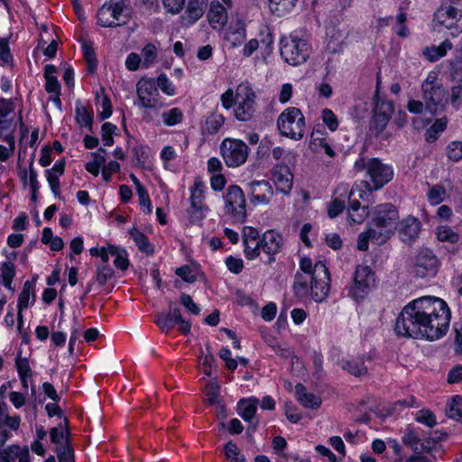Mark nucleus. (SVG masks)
<instances>
[{
  "mask_svg": "<svg viewBox=\"0 0 462 462\" xmlns=\"http://www.w3.org/2000/svg\"><path fill=\"white\" fill-rule=\"evenodd\" d=\"M208 19L210 23H217L224 26L227 23V10L218 1H212L208 13Z\"/></svg>",
  "mask_w": 462,
  "mask_h": 462,
  "instance_id": "obj_35",
  "label": "nucleus"
},
{
  "mask_svg": "<svg viewBox=\"0 0 462 462\" xmlns=\"http://www.w3.org/2000/svg\"><path fill=\"white\" fill-rule=\"evenodd\" d=\"M2 284L8 290H13V281L16 275L15 266L11 261H4L0 264Z\"/></svg>",
  "mask_w": 462,
  "mask_h": 462,
  "instance_id": "obj_43",
  "label": "nucleus"
},
{
  "mask_svg": "<svg viewBox=\"0 0 462 462\" xmlns=\"http://www.w3.org/2000/svg\"><path fill=\"white\" fill-rule=\"evenodd\" d=\"M371 356L367 355H361L352 359L343 361L342 369L348 372L350 374L360 377L367 374V367L365 361H370Z\"/></svg>",
  "mask_w": 462,
  "mask_h": 462,
  "instance_id": "obj_28",
  "label": "nucleus"
},
{
  "mask_svg": "<svg viewBox=\"0 0 462 462\" xmlns=\"http://www.w3.org/2000/svg\"><path fill=\"white\" fill-rule=\"evenodd\" d=\"M223 452L228 462H245V457L233 440H228L223 446Z\"/></svg>",
  "mask_w": 462,
  "mask_h": 462,
  "instance_id": "obj_45",
  "label": "nucleus"
},
{
  "mask_svg": "<svg viewBox=\"0 0 462 462\" xmlns=\"http://www.w3.org/2000/svg\"><path fill=\"white\" fill-rule=\"evenodd\" d=\"M311 46L307 40L291 35L280 41V53L283 60L291 66L300 65L309 59Z\"/></svg>",
  "mask_w": 462,
  "mask_h": 462,
  "instance_id": "obj_8",
  "label": "nucleus"
},
{
  "mask_svg": "<svg viewBox=\"0 0 462 462\" xmlns=\"http://www.w3.org/2000/svg\"><path fill=\"white\" fill-rule=\"evenodd\" d=\"M451 311L448 303L435 296H424L409 302L395 322L398 336L435 341L448 332Z\"/></svg>",
  "mask_w": 462,
  "mask_h": 462,
  "instance_id": "obj_1",
  "label": "nucleus"
},
{
  "mask_svg": "<svg viewBox=\"0 0 462 462\" xmlns=\"http://www.w3.org/2000/svg\"><path fill=\"white\" fill-rule=\"evenodd\" d=\"M225 116L221 114H213L206 120L205 125L209 134H216L225 123Z\"/></svg>",
  "mask_w": 462,
  "mask_h": 462,
  "instance_id": "obj_54",
  "label": "nucleus"
},
{
  "mask_svg": "<svg viewBox=\"0 0 462 462\" xmlns=\"http://www.w3.org/2000/svg\"><path fill=\"white\" fill-rule=\"evenodd\" d=\"M14 57L6 38H0V65L6 66L13 64Z\"/></svg>",
  "mask_w": 462,
  "mask_h": 462,
  "instance_id": "obj_58",
  "label": "nucleus"
},
{
  "mask_svg": "<svg viewBox=\"0 0 462 462\" xmlns=\"http://www.w3.org/2000/svg\"><path fill=\"white\" fill-rule=\"evenodd\" d=\"M370 240L380 245L387 241V236H383L382 232H378L376 229L370 227L366 231L359 234L356 245L357 249L359 251H367Z\"/></svg>",
  "mask_w": 462,
  "mask_h": 462,
  "instance_id": "obj_29",
  "label": "nucleus"
},
{
  "mask_svg": "<svg viewBox=\"0 0 462 462\" xmlns=\"http://www.w3.org/2000/svg\"><path fill=\"white\" fill-rule=\"evenodd\" d=\"M321 119L323 124L330 132H336L338 128L339 122L335 113L329 108H324L321 111Z\"/></svg>",
  "mask_w": 462,
  "mask_h": 462,
  "instance_id": "obj_57",
  "label": "nucleus"
},
{
  "mask_svg": "<svg viewBox=\"0 0 462 462\" xmlns=\"http://www.w3.org/2000/svg\"><path fill=\"white\" fill-rule=\"evenodd\" d=\"M163 124L166 126H174L183 120V113L179 107H172L162 114Z\"/></svg>",
  "mask_w": 462,
  "mask_h": 462,
  "instance_id": "obj_50",
  "label": "nucleus"
},
{
  "mask_svg": "<svg viewBox=\"0 0 462 462\" xmlns=\"http://www.w3.org/2000/svg\"><path fill=\"white\" fill-rule=\"evenodd\" d=\"M376 285V273L368 265L357 264L346 290L356 302H362Z\"/></svg>",
  "mask_w": 462,
  "mask_h": 462,
  "instance_id": "obj_5",
  "label": "nucleus"
},
{
  "mask_svg": "<svg viewBox=\"0 0 462 462\" xmlns=\"http://www.w3.org/2000/svg\"><path fill=\"white\" fill-rule=\"evenodd\" d=\"M295 397L299 403L306 409L318 410L322 404L321 398L313 393H309L301 383L295 385Z\"/></svg>",
  "mask_w": 462,
  "mask_h": 462,
  "instance_id": "obj_24",
  "label": "nucleus"
},
{
  "mask_svg": "<svg viewBox=\"0 0 462 462\" xmlns=\"http://www.w3.org/2000/svg\"><path fill=\"white\" fill-rule=\"evenodd\" d=\"M208 6V0H189L186 7V14L189 23L193 24L204 14Z\"/></svg>",
  "mask_w": 462,
  "mask_h": 462,
  "instance_id": "obj_37",
  "label": "nucleus"
},
{
  "mask_svg": "<svg viewBox=\"0 0 462 462\" xmlns=\"http://www.w3.org/2000/svg\"><path fill=\"white\" fill-rule=\"evenodd\" d=\"M64 427L60 422L57 427H52L50 430V439L56 447H62L63 445H73L71 440V431L69 428V420L68 418L63 420Z\"/></svg>",
  "mask_w": 462,
  "mask_h": 462,
  "instance_id": "obj_25",
  "label": "nucleus"
},
{
  "mask_svg": "<svg viewBox=\"0 0 462 462\" xmlns=\"http://www.w3.org/2000/svg\"><path fill=\"white\" fill-rule=\"evenodd\" d=\"M354 171L356 172L365 171V177L369 180H365L363 183L369 192L383 188L393 179L394 175L393 167L391 164L383 163L377 157L366 159L360 155L354 163Z\"/></svg>",
  "mask_w": 462,
  "mask_h": 462,
  "instance_id": "obj_3",
  "label": "nucleus"
},
{
  "mask_svg": "<svg viewBox=\"0 0 462 462\" xmlns=\"http://www.w3.org/2000/svg\"><path fill=\"white\" fill-rule=\"evenodd\" d=\"M447 416L457 421H462V396L454 395L447 405Z\"/></svg>",
  "mask_w": 462,
  "mask_h": 462,
  "instance_id": "obj_46",
  "label": "nucleus"
},
{
  "mask_svg": "<svg viewBox=\"0 0 462 462\" xmlns=\"http://www.w3.org/2000/svg\"><path fill=\"white\" fill-rule=\"evenodd\" d=\"M100 92L102 97L99 105L102 107V111L98 113V117L101 121H104L112 116L113 105L109 96L105 93L104 88H100Z\"/></svg>",
  "mask_w": 462,
  "mask_h": 462,
  "instance_id": "obj_53",
  "label": "nucleus"
},
{
  "mask_svg": "<svg viewBox=\"0 0 462 462\" xmlns=\"http://www.w3.org/2000/svg\"><path fill=\"white\" fill-rule=\"evenodd\" d=\"M448 126V119L446 116L436 119L433 124L426 130L424 136L425 141L429 143H435Z\"/></svg>",
  "mask_w": 462,
  "mask_h": 462,
  "instance_id": "obj_40",
  "label": "nucleus"
},
{
  "mask_svg": "<svg viewBox=\"0 0 462 462\" xmlns=\"http://www.w3.org/2000/svg\"><path fill=\"white\" fill-rule=\"evenodd\" d=\"M399 223V212L392 203H383L374 207L369 225L376 227L387 240L394 234Z\"/></svg>",
  "mask_w": 462,
  "mask_h": 462,
  "instance_id": "obj_11",
  "label": "nucleus"
},
{
  "mask_svg": "<svg viewBox=\"0 0 462 462\" xmlns=\"http://www.w3.org/2000/svg\"><path fill=\"white\" fill-rule=\"evenodd\" d=\"M117 127L110 122H105L101 125V138L104 146H112L115 143L114 135L116 134Z\"/></svg>",
  "mask_w": 462,
  "mask_h": 462,
  "instance_id": "obj_51",
  "label": "nucleus"
},
{
  "mask_svg": "<svg viewBox=\"0 0 462 462\" xmlns=\"http://www.w3.org/2000/svg\"><path fill=\"white\" fill-rule=\"evenodd\" d=\"M292 292L294 297L300 302L313 300L317 303L323 302L330 291V282L304 275L296 272L292 282Z\"/></svg>",
  "mask_w": 462,
  "mask_h": 462,
  "instance_id": "obj_4",
  "label": "nucleus"
},
{
  "mask_svg": "<svg viewBox=\"0 0 462 462\" xmlns=\"http://www.w3.org/2000/svg\"><path fill=\"white\" fill-rule=\"evenodd\" d=\"M434 20L450 31L452 37L462 32V0H446L434 14Z\"/></svg>",
  "mask_w": 462,
  "mask_h": 462,
  "instance_id": "obj_9",
  "label": "nucleus"
},
{
  "mask_svg": "<svg viewBox=\"0 0 462 462\" xmlns=\"http://www.w3.org/2000/svg\"><path fill=\"white\" fill-rule=\"evenodd\" d=\"M130 237L134 240L139 251L146 255H152L155 251L154 245L151 243L149 237L141 230L133 227L129 231Z\"/></svg>",
  "mask_w": 462,
  "mask_h": 462,
  "instance_id": "obj_31",
  "label": "nucleus"
},
{
  "mask_svg": "<svg viewBox=\"0 0 462 462\" xmlns=\"http://www.w3.org/2000/svg\"><path fill=\"white\" fill-rule=\"evenodd\" d=\"M450 49H452V43L445 40L439 46L430 45L424 48L422 54L429 61L435 62L446 56Z\"/></svg>",
  "mask_w": 462,
  "mask_h": 462,
  "instance_id": "obj_38",
  "label": "nucleus"
},
{
  "mask_svg": "<svg viewBox=\"0 0 462 462\" xmlns=\"http://www.w3.org/2000/svg\"><path fill=\"white\" fill-rule=\"evenodd\" d=\"M415 420L432 429L437 424L436 415L430 409H421L415 414Z\"/></svg>",
  "mask_w": 462,
  "mask_h": 462,
  "instance_id": "obj_55",
  "label": "nucleus"
},
{
  "mask_svg": "<svg viewBox=\"0 0 462 462\" xmlns=\"http://www.w3.org/2000/svg\"><path fill=\"white\" fill-rule=\"evenodd\" d=\"M446 194V189L441 185H434L432 186L427 194L428 201L430 205L436 206L440 204Z\"/></svg>",
  "mask_w": 462,
  "mask_h": 462,
  "instance_id": "obj_60",
  "label": "nucleus"
},
{
  "mask_svg": "<svg viewBox=\"0 0 462 462\" xmlns=\"http://www.w3.org/2000/svg\"><path fill=\"white\" fill-rule=\"evenodd\" d=\"M57 72V67L53 64H47L44 67L43 77L45 79V91L48 94H57L61 92V85L58 78L53 74Z\"/></svg>",
  "mask_w": 462,
  "mask_h": 462,
  "instance_id": "obj_36",
  "label": "nucleus"
},
{
  "mask_svg": "<svg viewBox=\"0 0 462 462\" xmlns=\"http://www.w3.org/2000/svg\"><path fill=\"white\" fill-rule=\"evenodd\" d=\"M348 202V219L350 223L362 224L369 217L370 211L368 205H361L360 199L364 200L367 197L365 190L354 185L349 190L344 188Z\"/></svg>",
  "mask_w": 462,
  "mask_h": 462,
  "instance_id": "obj_15",
  "label": "nucleus"
},
{
  "mask_svg": "<svg viewBox=\"0 0 462 462\" xmlns=\"http://www.w3.org/2000/svg\"><path fill=\"white\" fill-rule=\"evenodd\" d=\"M209 208L206 205V203H196L194 201L190 202L189 207L187 209V216L190 225H199L200 224L206 217V212L208 211Z\"/></svg>",
  "mask_w": 462,
  "mask_h": 462,
  "instance_id": "obj_39",
  "label": "nucleus"
},
{
  "mask_svg": "<svg viewBox=\"0 0 462 462\" xmlns=\"http://www.w3.org/2000/svg\"><path fill=\"white\" fill-rule=\"evenodd\" d=\"M136 92L143 108L152 109L158 106L159 92L154 79L142 78L136 85Z\"/></svg>",
  "mask_w": 462,
  "mask_h": 462,
  "instance_id": "obj_18",
  "label": "nucleus"
},
{
  "mask_svg": "<svg viewBox=\"0 0 462 462\" xmlns=\"http://www.w3.org/2000/svg\"><path fill=\"white\" fill-rule=\"evenodd\" d=\"M115 275L114 270L107 264L97 267L96 281L102 287Z\"/></svg>",
  "mask_w": 462,
  "mask_h": 462,
  "instance_id": "obj_63",
  "label": "nucleus"
},
{
  "mask_svg": "<svg viewBox=\"0 0 462 462\" xmlns=\"http://www.w3.org/2000/svg\"><path fill=\"white\" fill-rule=\"evenodd\" d=\"M232 48L241 46L246 39V25L244 20L237 19L235 25H230L225 36Z\"/></svg>",
  "mask_w": 462,
  "mask_h": 462,
  "instance_id": "obj_26",
  "label": "nucleus"
},
{
  "mask_svg": "<svg viewBox=\"0 0 462 462\" xmlns=\"http://www.w3.org/2000/svg\"><path fill=\"white\" fill-rule=\"evenodd\" d=\"M258 399L256 397L243 398L237 402L238 415L246 422L254 420L257 411Z\"/></svg>",
  "mask_w": 462,
  "mask_h": 462,
  "instance_id": "obj_30",
  "label": "nucleus"
},
{
  "mask_svg": "<svg viewBox=\"0 0 462 462\" xmlns=\"http://www.w3.org/2000/svg\"><path fill=\"white\" fill-rule=\"evenodd\" d=\"M76 122L80 127H87L90 132H93L94 113L91 109L84 106L80 99L76 101L75 106Z\"/></svg>",
  "mask_w": 462,
  "mask_h": 462,
  "instance_id": "obj_34",
  "label": "nucleus"
},
{
  "mask_svg": "<svg viewBox=\"0 0 462 462\" xmlns=\"http://www.w3.org/2000/svg\"><path fill=\"white\" fill-rule=\"evenodd\" d=\"M247 193L254 206L267 205L273 196V189L267 180H252L247 183Z\"/></svg>",
  "mask_w": 462,
  "mask_h": 462,
  "instance_id": "obj_19",
  "label": "nucleus"
},
{
  "mask_svg": "<svg viewBox=\"0 0 462 462\" xmlns=\"http://www.w3.org/2000/svg\"><path fill=\"white\" fill-rule=\"evenodd\" d=\"M297 2L298 0H269V8L273 14L283 16L295 7Z\"/></svg>",
  "mask_w": 462,
  "mask_h": 462,
  "instance_id": "obj_42",
  "label": "nucleus"
},
{
  "mask_svg": "<svg viewBox=\"0 0 462 462\" xmlns=\"http://www.w3.org/2000/svg\"><path fill=\"white\" fill-rule=\"evenodd\" d=\"M133 153L136 159L137 165L141 168H148L150 163V147L145 143L137 144L133 148Z\"/></svg>",
  "mask_w": 462,
  "mask_h": 462,
  "instance_id": "obj_49",
  "label": "nucleus"
},
{
  "mask_svg": "<svg viewBox=\"0 0 462 462\" xmlns=\"http://www.w3.org/2000/svg\"><path fill=\"white\" fill-rule=\"evenodd\" d=\"M23 351L22 349H18L14 365L15 368L18 374V377H23V376H32L33 375L32 369L30 365V361L28 357L22 356Z\"/></svg>",
  "mask_w": 462,
  "mask_h": 462,
  "instance_id": "obj_47",
  "label": "nucleus"
},
{
  "mask_svg": "<svg viewBox=\"0 0 462 462\" xmlns=\"http://www.w3.org/2000/svg\"><path fill=\"white\" fill-rule=\"evenodd\" d=\"M447 156L452 162H458L462 159V142L452 141L447 146Z\"/></svg>",
  "mask_w": 462,
  "mask_h": 462,
  "instance_id": "obj_64",
  "label": "nucleus"
},
{
  "mask_svg": "<svg viewBox=\"0 0 462 462\" xmlns=\"http://www.w3.org/2000/svg\"><path fill=\"white\" fill-rule=\"evenodd\" d=\"M341 190V188H337L335 191L337 194L336 197L332 198V199L328 203L327 212L328 216L330 218H335L339 216L346 208V203L347 201V197L345 189L338 193Z\"/></svg>",
  "mask_w": 462,
  "mask_h": 462,
  "instance_id": "obj_32",
  "label": "nucleus"
},
{
  "mask_svg": "<svg viewBox=\"0 0 462 462\" xmlns=\"http://www.w3.org/2000/svg\"><path fill=\"white\" fill-rule=\"evenodd\" d=\"M248 146L239 139L226 138L220 144L221 156L230 168H236L244 164L248 157Z\"/></svg>",
  "mask_w": 462,
  "mask_h": 462,
  "instance_id": "obj_14",
  "label": "nucleus"
},
{
  "mask_svg": "<svg viewBox=\"0 0 462 462\" xmlns=\"http://www.w3.org/2000/svg\"><path fill=\"white\" fill-rule=\"evenodd\" d=\"M300 273L310 277H317V279L331 282V276L325 261H317L314 264L311 258L303 256L299 262Z\"/></svg>",
  "mask_w": 462,
  "mask_h": 462,
  "instance_id": "obj_21",
  "label": "nucleus"
},
{
  "mask_svg": "<svg viewBox=\"0 0 462 462\" xmlns=\"http://www.w3.org/2000/svg\"><path fill=\"white\" fill-rule=\"evenodd\" d=\"M168 307L169 311H160L154 315V324L162 333L169 334L177 326V329L181 335L189 336L191 332V321L183 318L181 310L176 307L174 301L170 300Z\"/></svg>",
  "mask_w": 462,
  "mask_h": 462,
  "instance_id": "obj_7",
  "label": "nucleus"
},
{
  "mask_svg": "<svg viewBox=\"0 0 462 462\" xmlns=\"http://www.w3.org/2000/svg\"><path fill=\"white\" fill-rule=\"evenodd\" d=\"M381 83V75L380 72H378L376 75V87L373 98L374 106L371 123L379 132H382L386 128L393 113V103L390 100L382 98L380 96Z\"/></svg>",
  "mask_w": 462,
  "mask_h": 462,
  "instance_id": "obj_13",
  "label": "nucleus"
},
{
  "mask_svg": "<svg viewBox=\"0 0 462 462\" xmlns=\"http://www.w3.org/2000/svg\"><path fill=\"white\" fill-rule=\"evenodd\" d=\"M271 175L278 192L284 195L291 193L293 186V174L286 163H276L271 170Z\"/></svg>",
  "mask_w": 462,
  "mask_h": 462,
  "instance_id": "obj_20",
  "label": "nucleus"
},
{
  "mask_svg": "<svg viewBox=\"0 0 462 462\" xmlns=\"http://www.w3.org/2000/svg\"><path fill=\"white\" fill-rule=\"evenodd\" d=\"M205 395L209 406H215L222 402L220 400V386L217 383L208 384Z\"/></svg>",
  "mask_w": 462,
  "mask_h": 462,
  "instance_id": "obj_59",
  "label": "nucleus"
},
{
  "mask_svg": "<svg viewBox=\"0 0 462 462\" xmlns=\"http://www.w3.org/2000/svg\"><path fill=\"white\" fill-rule=\"evenodd\" d=\"M399 237L404 244L411 245L415 243L421 231V222L419 218L409 216L399 222Z\"/></svg>",
  "mask_w": 462,
  "mask_h": 462,
  "instance_id": "obj_22",
  "label": "nucleus"
},
{
  "mask_svg": "<svg viewBox=\"0 0 462 462\" xmlns=\"http://www.w3.org/2000/svg\"><path fill=\"white\" fill-rule=\"evenodd\" d=\"M441 263L434 251L421 247L412 259V273L416 278L430 279L437 275Z\"/></svg>",
  "mask_w": 462,
  "mask_h": 462,
  "instance_id": "obj_12",
  "label": "nucleus"
},
{
  "mask_svg": "<svg viewBox=\"0 0 462 462\" xmlns=\"http://www.w3.org/2000/svg\"><path fill=\"white\" fill-rule=\"evenodd\" d=\"M206 349H207V354L203 356V359H202V370H203V374L206 376L210 377L212 375L213 369L215 367H217V364H216V358L213 356V354L211 353V349L208 345L206 346Z\"/></svg>",
  "mask_w": 462,
  "mask_h": 462,
  "instance_id": "obj_61",
  "label": "nucleus"
},
{
  "mask_svg": "<svg viewBox=\"0 0 462 462\" xmlns=\"http://www.w3.org/2000/svg\"><path fill=\"white\" fill-rule=\"evenodd\" d=\"M402 442L407 448H410L415 453H417V450H426V452L431 450L430 439H427V438L424 440L421 439L418 432L413 430L408 429L404 432L402 436Z\"/></svg>",
  "mask_w": 462,
  "mask_h": 462,
  "instance_id": "obj_27",
  "label": "nucleus"
},
{
  "mask_svg": "<svg viewBox=\"0 0 462 462\" xmlns=\"http://www.w3.org/2000/svg\"><path fill=\"white\" fill-rule=\"evenodd\" d=\"M58 462H76L75 449L73 445H63L62 447H55Z\"/></svg>",
  "mask_w": 462,
  "mask_h": 462,
  "instance_id": "obj_52",
  "label": "nucleus"
},
{
  "mask_svg": "<svg viewBox=\"0 0 462 462\" xmlns=\"http://www.w3.org/2000/svg\"><path fill=\"white\" fill-rule=\"evenodd\" d=\"M411 407H419L418 399L410 395L409 397L402 400H398L394 402H392L386 406L382 407L378 411H372L378 417L383 420H385L389 417H397L399 416L405 409Z\"/></svg>",
  "mask_w": 462,
  "mask_h": 462,
  "instance_id": "obj_23",
  "label": "nucleus"
},
{
  "mask_svg": "<svg viewBox=\"0 0 462 462\" xmlns=\"http://www.w3.org/2000/svg\"><path fill=\"white\" fill-rule=\"evenodd\" d=\"M237 91L241 93V100L234 108V116L240 122L251 121L256 111V94L249 83L240 84Z\"/></svg>",
  "mask_w": 462,
  "mask_h": 462,
  "instance_id": "obj_16",
  "label": "nucleus"
},
{
  "mask_svg": "<svg viewBox=\"0 0 462 462\" xmlns=\"http://www.w3.org/2000/svg\"><path fill=\"white\" fill-rule=\"evenodd\" d=\"M223 199L224 214L232 224H244L247 221L246 199L240 186L236 184L229 185Z\"/></svg>",
  "mask_w": 462,
  "mask_h": 462,
  "instance_id": "obj_6",
  "label": "nucleus"
},
{
  "mask_svg": "<svg viewBox=\"0 0 462 462\" xmlns=\"http://www.w3.org/2000/svg\"><path fill=\"white\" fill-rule=\"evenodd\" d=\"M111 16L108 12V8L106 5L103 4L101 7L98 8L97 13V23L104 28H115L125 24L126 21H123V23H118L110 19Z\"/></svg>",
  "mask_w": 462,
  "mask_h": 462,
  "instance_id": "obj_44",
  "label": "nucleus"
},
{
  "mask_svg": "<svg viewBox=\"0 0 462 462\" xmlns=\"http://www.w3.org/2000/svg\"><path fill=\"white\" fill-rule=\"evenodd\" d=\"M205 183L202 180L196 179L193 187L190 188V202L194 201L199 204L205 203Z\"/></svg>",
  "mask_w": 462,
  "mask_h": 462,
  "instance_id": "obj_56",
  "label": "nucleus"
},
{
  "mask_svg": "<svg viewBox=\"0 0 462 462\" xmlns=\"http://www.w3.org/2000/svg\"><path fill=\"white\" fill-rule=\"evenodd\" d=\"M436 237L439 242L457 244L460 236L448 226H439L436 227Z\"/></svg>",
  "mask_w": 462,
  "mask_h": 462,
  "instance_id": "obj_48",
  "label": "nucleus"
},
{
  "mask_svg": "<svg viewBox=\"0 0 462 462\" xmlns=\"http://www.w3.org/2000/svg\"><path fill=\"white\" fill-rule=\"evenodd\" d=\"M277 127L281 135L299 141L304 135L305 117L299 108L288 107L279 116Z\"/></svg>",
  "mask_w": 462,
  "mask_h": 462,
  "instance_id": "obj_10",
  "label": "nucleus"
},
{
  "mask_svg": "<svg viewBox=\"0 0 462 462\" xmlns=\"http://www.w3.org/2000/svg\"><path fill=\"white\" fill-rule=\"evenodd\" d=\"M260 253L265 254L266 258H262V262L266 265H272L276 261V254H279L283 247L282 236L273 231L267 230L260 238Z\"/></svg>",
  "mask_w": 462,
  "mask_h": 462,
  "instance_id": "obj_17",
  "label": "nucleus"
},
{
  "mask_svg": "<svg viewBox=\"0 0 462 462\" xmlns=\"http://www.w3.org/2000/svg\"><path fill=\"white\" fill-rule=\"evenodd\" d=\"M110 255L115 256L114 265L120 271H126L130 265L127 251L114 245H109Z\"/></svg>",
  "mask_w": 462,
  "mask_h": 462,
  "instance_id": "obj_41",
  "label": "nucleus"
},
{
  "mask_svg": "<svg viewBox=\"0 0 462 462\" xmlns=\"http://www.w3.org/2000/svg\"><path fill=\"white\" fill-rule=\"evenodd\" d=\"M142 54L143 56V67H150L157 59L156 46L152 42L145 44L142 50Z\"/></svg>",
  "mask_w": 462,
  "mask_h": 462,
  "instance_id": "obj_62",
  "label": "nucleus"
},
{
  "mask_svg": "<svg viewBox=\"0 0 462 462\" xmlns=\"http://www.w3.org/2000/svg\"><path fill=\"white\" fill-rule=\"evenodd\" d=\"M450 82V93L436 76L429 75L421 83L425 110L431 117L437 116L439 110H443L447 104L456 109L462 106V60L451 63Z\"/></svg>",
  "mask_w": 462,
  "mask_h": 462,
  "instance_id": "obj_2",
  "label": "nucleus"
},
{
  "mask_svg": "<svg viewBox=\"0 0 462 462\" xmlns=\"http://www.w3.org/2000/svg\"><path fill=\"white\" fill-rule=\"evenodd\" d=\"M83 59L86 62V71L89 75H94L97 70L98 60L92 42H84L81 46Z\"/></svg>",
  "mask_w": 462,
  "mask_h": 462,
  "instance_id": "obj_33",
  "label": "nucleus"
}]
</instances>
